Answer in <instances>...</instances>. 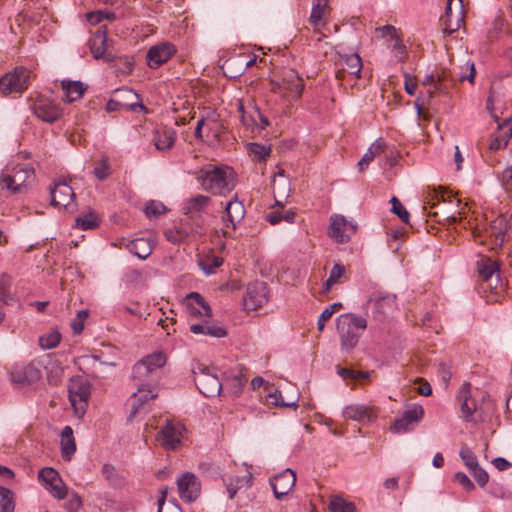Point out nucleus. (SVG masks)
Returning a JSON list of instances; mask_svg holds the SVG:
<instances>
[{"label":"nucleus","instance_id":"f257e3e1","mask_svg":"<svg viewBox=\"0 0 512 512\" xmlns=\"http://www.w3.org/2000/svg\"><path fill=\"white\" fill-rule=\"evenodd\" d=\"M336 328L343 351L353 350L367 328V320L355 313L341 314L336 319Z\"/></svg>","mask_w":512,"mask_h":512},{"label":"nucleus","instance_id":"f03ea898","mask_svg":"<svg viewBox=\"0 0 512 512\" xmlns=\"http://www.w3.org/2000/svg\"><path fill=\"white\" fill-rule=\"evenodd\" d=\"M166 363V355L163 352H153L139 360L132 369L134 382L155 385L160 369Z\"/></svg>","mask_w":512,"mask_h":512},{"label":"nucleus","instance_id":"7ed1b4c3","mask_svg":"<svg viewBox=\"0 0 512 512\" xmlns=\"http://www.w3.org/2000/svg\"><path fill=\"white\" fill-rule=\"evenodd\" d=\"M34 176L32 167L26 164L9 163L1 172L0 181L11 193H22Z\"/></svg>","mask_w":512,"mask_h":512},{"label":"nucleus","instance_id":"20e7f679","mask_svg":"<svg viewBox=\"0 0 512 512\" xmlns=\"http://www.w3.org/2000/svg\"><path fill=\"white\" fill-rule=\"evenodd\" d=\"M304 89V80L294 69L283 71L279 79L271 81V90L286 100H298Z\"/></svg>","mask_w":512,"mask_h":512},{"label":"nucleus","instance_id":"39448f33","mask_svg":"<svg viewBox=\"0 0 512 512\" xmlns=\"http://www.w3.org/2000/svg\"><path fill=\"white\" fill-rule=\"evenodd\" d=\"M42 378V372L35 362L15 363L9 371V379L21 388H35Z\"/></svg>","mask_w":512,"mask_h":512},{"label":"nucleus","instance_id":"423d86ee","mask_svg":"<svg viewBox=\"0 0 512 512\" xmlns=\"http://www.w3.org/2000/svg\"><path fill=\"white\" fill-rule=\"evenodd\" d=\"M68 393L74 414L78 418H82L86 413L88 401L91 395L90 383L82 377H73L70 379Z\"/></svg>","mask_w":512,"mask_h":512},{"label":"nucleus","instance_id":"0eeeda50","mask_svg":"<svg viewBox=\"0 0 512 512\" xmlns=\"http://www.w3.org/2000/svg\"><path fill=\"white\" fill-rule=\"evenodd\" d=\"M197 180L206 191L221 195L224 190V166L207 164L198 173Z\"/></svg>","mask_w":512,"mask_h":512},{"label":"nucleus","instance_id":"6e6552de","mask_svg":"<svg viewBox=\"0 0 512 512\" xmlns=\"http://www.w3.org/2000/svg\"><path fill=\"white\" fill-rule=\"evenodd\" d=\"M135 385L137 386V392L133 393L128 401V405L130 406L129 421L140 414H145L147 412L146 406L157 397L155 385L149 387L148 385L137 382H135Z\"/></svg>","mask_w":512,"mask_h":512},{"label":"nucleus","instance_id":"1a4fd4ad","mask_svg":"<svg viewBox=\"0 0 512 512\" xmlns=\"http://www.w3.org/2000/svg\"><path fill=\"white\" fill-rule=\"evenodd\" d=\"M38 480L57 500H63L69 495L68 487L54 468H42L38 473Z\"/></svg>","mask_w":512,"mask_h":512},{"label":"nucleus","instance_id":"9d476101","mask_svg":"<svg viewBox=\"0 0 512 512\" xmlns=\"http://www.w3.org/2000/svg\"><path fill=\"white\" fill-rule=\"evenodd\" d=\"M194 382L204 396L218 397L222 390V382L218 375L208 367L194 371Z\"/></svg>","mask_w":512,"mask_h":512},{"label":"nucleus","instance_id":"9b49d317","mask_svg":"<svg viewBox=\"0 0 512 512\" xmlns=\"http://www.w3.org/2000/svg\"><path fill=\"white\" fill-rule=\"evenodd\" d=\"M29 70L19 67L0 78V91L5 94L23 93L29 86Z\"/></svg>","mask_w":512,"mask_h":512},{"label":"nucleus","instance_id":"f8f14e48","mask_svg":"<svg viewBox=\"0 0 512 512\" xmlns=\"http://www.w3.org/2000/svg\"><path fill=\"white\" fill-rule=\"evenodd\" d=\"M396 295L375 291L368 299V304L372 308L373 318L377 321H383L388 315L396 309Z\"/></svg>","mask_w":512,"mask_h":512},{"label":"nucleus","instance_id":"ddd939ff","mask_svg":"<svg viewBox=\"0 0 512 512\" xmlns=\"http://www.w3.org/2000/svg\"><path fill=\"white\" fill-rule=\"evenodd\" d=\"M268 301V286L266 283L256 281L247 286L243 296V309L247 312L261 308Z\"/></svg>","mask_w":512,"mask_h":512},{"label":"nucleus","instance_id":"4468645a","mask_svg":"<svg viewBox=\"0 0 512 512\" xmlns=\"http://www.w3.org/2000/svg\"><path fill=\"white\" fill-rule=\"evenodd\" d=\"M186 429L180 422L168 421L157 436V441L166 450H176L182 444Z\"/></svg>","mask_w":512,"mask_h":512},{"label":"nucleus","instance_id":"2eb2a0df","mask_svg":"<svg viewBox=\"0 0 512 512\" xmlns=\"http://www.w3.org/2000/svg\"><path fill=\"white\" fill-rule=\"evenodd\" d=\"M356 224L347 221L343 215L332 214L328 234L337 243H347L352 235L356 233Z\"/></svg>","mask_w":512,"mask_h":512},{"label":"nucleus","instance_id":"dca6fc26","mask_svg":"<svg viewBox=\"0 0 512 512\" xmlns=\"http://www.w3.org/2000/svg\"><path fill=\"white\" fill-rule=\"evenodd\" d=\"M179 497L186 503L194 502L201 493V483L192 472H184L177 478Z\"/></svg>","mask_w":512,"mask_h":512},{"label":"nucleus","instance_id":"f3484780","mask_svg":"<svg viewBox=\"0 0 512 512\" xmlns=\"http://www.w3.org/2000/svg\"><path fill=\"white\" fill-rule=\"evenodd\" d=\"M441 20L444 26V33L452 34L457 31L464 22L462 0H448L445 8V14Z\"/></svg>","mask_w":512,"mask_h":512},{"label":"nucleus","instance_id":"a211bd4d","mask_svg":"<svg viewBox=\"0 0 512 512\" xmlns=\"http://www.w3.org/2000/svg\"><path fill=\"white\" fill-rule=\"evenodd\" d=\"M51 205L58 209L74 208L75 193L65 181L54 182L50 186Z\"/></svg>","mask_w":512,"mask_h":512},{"label":"nucleus","instance_id":"6ab92c4d","mask_svg":"<svg viewBox=\"0 0 512 512\" xmlns=\"http://www.w3.org/2000/svg\"><path fill=\"white\" fill-rule=\"evenodd\" d=\"M184 304L189 317L195 319L212 318V309L210 305L198 292L189 293L184 299Z\"/></svg>","mask_w":512,"mask_h":512},{"label":"nucleus","instance_id":"aec40b11","mask_svg":"<svg viewBox=\"0 0 512 512\" xmlns=\"http://www.w3.org/2000/svg\"><path fill=\"white\" fill-rule=\"evenodd\" d=\"M176 51V47L172 43L161 42L148 50L146 63L150 68L156 69L166 63Z\"/></svg>","mask_w":512,"mask_h":512},{"label":"nucleus","instance_id":"412c9836","mask_svg":"<svg viewBox=\"0 0 512 512\" xmlns=\"http://www.w3.org/2000/svg\"><path fill=\"white\" fill-rule=\"evenodd\" d=\"M423 416V407L421 405H415L414 407L405 410L403 415L395 420L391 427V431L394 433L408 432L414 428Z\"/></svg>","mask_w":512,"mask_h":512},{"label":"nucleus","instance_id":"4be33fe9","mask_svg":"<svg viewBox=\"0 0 512 512\" xmlns=\"http://www.w3.org/2000/svg\"><path fill=\"white\" fill-rule=\"evenodd\" d=\"M247 381L246 368L242 364H237L226 372V389L233 398L240 396Z\"/></svg>","mask_w":512,"mask_h":512},{"label":"nucleus","instance_id":"5701e85b","mask_svg":"<svg viewBox=\"0 0 512 512\" xmlns=\"http://www.w3.org/2000/svg\"><path fill=\"white\" fill-rule=\"evenodd\" d=\"M296 483V475L291 469H286L270 480L274 495L281 500L293 489Z\"/></svg>","mask_w":512,"mask_h":512},{"label":"nucleus","instance_id":"b1692460","mask_svg":"<svg viewBox=\"0 0 512 512\" xmlns=\"http://www.w3.org/2000/svg\"><path fill=\"white\" fill-rule=\"evenodd\" d=\"M343 417L360 423H369L376 419L377 411L372 406L351 404L343 409Z\"/></svg>","mask_w":512,"mask_h":512},{"label":"nucleus","instance_id":"393cba45","mask_svg":"<svg viewBox=\"0 0 512 512\" xmlns=\"http://www.w3.org/2000/svg\"><path fill=\"white\" fill-rule=\"evenodd\" d=\"M512 137V117L505 119L502 123L498 124V131H496L489 140V149L491 151H498L507 146L510 138Z\"/></svg>","mask_w":512,"mask_h":512},{"label":"nucleus","instance_id":"a878e982","mask_svg":"<svg viewBox=\"0 0 512 512\" xmlns=\"http://www.w3.org/2000/svg\"><path fill=\"white\" fill-rule=\"evenodd\" d=\"M34 113L39 119L52 123L61 116V109L53 101L40 98L34 105Z\"/></svg>","mask_w":512,"mask_h":512},{"label":"nucleus","instance_id":"bb28decb","mask_svg":"<svg viewBox=\"0 0 512 512\" xmlns=\"http://www.w3.org/2000/svg\"><path fill=\"white\" fill-rule=\"evenodd\" d=\"M177 132L175 129L167 126L158 127L153 134V143L157 150H170L175 144Z\"/></svg>","mask_w":512,"mask_h":512},{"label":"nucleus","instance_id":"cd10ccee","mask_svg":"<svg viewBox=\"0 0 512 512\" xmlns=\"http://www.w3.org/2000/svg\"><path fill=\"white\" fill-rule=\"evenodd\" d=\"M457 400L460 404L462 417L466 421H470L474 412L476 411V403L471 398V384L464 383L458 393Z\"/></svg>","mask_w":512,"mask_h":512},{"label":"nucleus","instance_id":"c85d7f7f","mask_svg":"<svg viewBox=\"0 0 512 512\" xmlns=\"http://www.w3.org/2000/svg\"><path fill=\"white\" fill-rule=\"evenodd\" d=\"M424 86H429L428 94L431 98L435 93H448L450 84L448 83V74L446 72H442L437 76L433 74L427 75L423 80Z\"/></svg>","mask_w":512,"mask_h":512},{"label":"nucleus","instance_id":"c756f323","mask_svg":"<svg viewBox=\"0 0 512 512\" xmlns=\"http://www.w3.org/2000/svg\"><path fill=\"white\" fill-rule=\"evenodd\" d=\"M511 229L512 227L509 225V220L505 215H499L491 221L490 230L491 235L495 237V245L501 246Z\"/></svg>","mask_w":512,"mask_h":512},{"label":"nucleus","instance_id":"7c9ffc66","mask_svg":"<svg viewBox=\"0 0 512 512\" xmlns=\"http://www.w3.org/2000/svg\"><path fill=\"white\" fill-rule=\"evenodd\" d=\"M343 58L344 66L336 73V78L342 80L344 78L345 71L354 75L356 78H359L362 69L361 57L357 53H352L345 55Z\"/></svg>","mask_w":512,"mask_h":512},{"label":"nucleus","instance_id":"2f4dec72","mask_svg":"<svg viewBox=\"0 0 512 512\" xmlns=\"http://www.w3.org/2000/svg\"><path fill=\"white\" fill-rule=\"evenodd\" d=\"M479 278L482 282H488L496 277V281L499 279V265L495 260L491 258H481L477 262Z\"/></svg>","mask_w":512,"mask_h":512},{"label":"nucleus","instance_id":"473e14b6","mask_svg":"<svg viewBox=\"0 0 512 512\" xmlns=\"http://www.w3.org/2000/svg\"><path fill=\"white\" fill-rule=\"evenodd\" d=\"M61 88L64 91L67 102H75L81 99L87 89L81 81L62 80Z\"/></svg>","mask_w":512,"mask_h":512},{"label":"nucleus","instance_id":"72a5a7b5","mask_svg":"<svg viewBox=\"0 0 512 512\" xmlns=\"http://www.w3.org/2000/svg\"><path fill=\"white\" fill-rule=\"evenodd\" d=\"M61 455L64 460H71L76 452V443L73 435V429L70 426H65L61 432Z\"/></svg>","mask_w":512,"mask_h":512},{"label":"nucleus","instance_id":"f704fd0d","mask_svg":"<svg viewBox=\"0 0 512 512\" xmlns=\"http://www.w3.org/2000/svg\"><path fill=\"white\" fill-rule=\"evenodd\" d=\"M201 323L191 324L190 332L193 334L209 335L216 338L224 337V328L210 323L211 319H200Z\"/></svg>","mask_w":512,"mask_h":512},{"label":"nucleus","instance_id":"c9c22d12","mask_svg":"<svg viewBox=\"0 0 512 512\" xmlns=\"http://www.w3.org/2000/svg\"><path fill=\"white\" fill-rule=\"evenodd\" d=\"M244 216L245 208L241 201L235 198L226 204V220L231 223L233 229H236L237 225L242 222Z\"/></svg>","mask_w":512,"mask_h":512},{"label":"nucleus","instance_id":"e433bc0d","mask_svg":"<svg viewBox=\"0 0 512 512\" xmlns=\"http://www.w3.org/2000/svg\"><path fill=\"white\" fill-rule=\"evenodd\" d=\"M256 62V56H249L245 54H239L236 57H230L226 59V63H229L230 66H237L235 71H231L228 75L226 73V77L235 78L238 75H241L246 68L251 67Z\"/></svg>","mask_w":512,"mask_h":512},{"label":"nucleus","instance_id":"4c0bfd02","mask_svg":"<svg viewBox=\"0 0 512 512\" xmlns=\"http://www.w3.org/2000/svg\"><path fill=\"white\" fill-rule=\"evenodd\" d=\"M372 371H361L355 370L353 368L348 367H338L337 374L343 378L345 381H353L355 383L364 384L368 381L372 375Z\"/></svg>","mask_w":512,"mask_h":512},{"label":"nucleus","instance_id":"58836bf2","mask_svg":"<svg viewBox=\"0 0 512 512\" xmlns=\"http://www.w3.org/2000/svg\"><path fill=\"white\" fill-rule=\"evenodd\" d=\"M127 249L130 253L142 260L148 258L152 253V245L150 241L145 238H138L130 241L127 244Z\"/></svg>","mask_w":512,"mask_h":512},{"label":"nucleus","instance_id":"ea45409f","mask_svg":"<svg viewBox=\"0 0 512 512\" xmlns=\"http://www.w3.org/2000/svg\"><path fill=\"white\" fill-rule=\"evenodd\" d=\"M329 10L328 3L313 1L312 11L309 17V23L317 30L325 23V16Z\"/></svg>","mask_w":512,"mask_h":512},{"label":"nucleus","instance_id":"a19ab883","mask_svg":"<svg viewBox=\"0 0 512 512\" xmlns=\"http://www.w3.org/2000/svg\"><path fill=\"white\" fill-rule=\"evenodd\" d=\"M385 150V143L382 141H376L373 143L367 152L363 155V157L358 162V168L360 171H363L368 167V165L373 161L375 156L383 153Z\"/></svg>","mask_w":512,"mask_h":512},{"label":"nucleus","instance_id":"79ce46f5","mask_svg":"<svg viewBox=\"0 0 512 512\" xmlns=\"http://www.w3.org/2000/svg\"><path fill=\"white\" fill-rule=\"evenodd\" d=\"M210 198L204 195H197L190 198L185 204V213L193 214L201 212L209 203Z\"/></svg>","mask_w":512,"mask_h":512},{"label":"nucleus","instance_id":"37998d69","mask_svg":"<svg viewBox=\"0 0 512 512\" xmlns=\"http://www.w3.org/2000/svg\"><path fill=\"white\" fill-rule=\"evenodd\" d=\"M252 475L246 471L245 475L241 477H235L230 480V484L227 488L229 497L233 498L237 491L243 487H249L251 485Z\"/></svg>","mask_w":512,"mask_h":512},{"label":"nucleus","instance_id":"c03bdc74","mask_svg":"<svg viewBox=\"0 0 512 512\" xmlns=\"http://www.w3.org/2000/svg\"><path fill=\"white\" fill-rule=\"evenodd\" d=\"M99 226V218L98 216L89 211L84 215H80L75 220V227L80 228L82 230L94 229Z\"/></svg>","mask_w":512,"mask_h":512},{"label":"nucleus","instance_id":"a18cd8bd","mask_svg":"<svg viewBox=\"0 0 512 512\" xmlns=\"http://www.w3.org/2000/svg\"><path fill=\"white\" fill-rule=\"evenodd\" d=\"M14 493L6 487L0 486V512H14Z\"/></svg>","mask_w":512,"mask_h":512},{"label":"nucleus","instance_id":"49530a36","mask_svg":"<svg viewBox=\"0 0 512 512\" xmlns=\"http://www.w3.org/2000/svg\"><path fill=\"white\" fill-rule=\"evenodd\" d=\"M61 340V334L57 330L50 331L49 333L39 338V344L43 349L55 348Z\"/></svg>","mask_w":512,"mask_h":512},{"label":"nucleus","instance_id":"de8ad7c7","mask_svg":"<svg viewBox=\"0 0 512 512\" xmlns=\"http://www.w3.org/2000/svg\"><path fill=\"white\" fill-rule=\"evenodd\" d=\"M460 457L469 471L479 466L475 453L466 445H462L460 449Z\"/></svg>","mask_w":512,"mask_h":512},{"label":"nucleus","instance_id":"09e8293b","mask_svg":"<svg viewBox=\"0 0 512 512\" xmlns=\"http://www.w3.org/2000/svg\"><path fill=\"white\" fill-rule=\"evenodd\" d=\"M101 474L105 480H107L111 485H119L121 482V477L116 470V468L109 463H106L101 468Z\"/></svg>","mask_w":512,"mask_h":512},{"label":"nucleus","instance_id":"8fccbe9b","mask_svg":"<svg viewBox=\"0 0 512 512\" xmlns=\"http://www.w3.org/2000/svg\"><path fill=\"white\" fill-rule=\"evenodd\" d=\"M223 259L220 257H212L207 259H200L198 264L206 275L214 273V269L221 266Z\"/></svg>","mask_w":512,"mask_h":512},{"label":"nucleus","instance_id":"3c124183","mask_svg":"<svg viewBox=\"0 0 512 512\" xmlns=\"http://www.w3.org/2000/svg\"><path fill=\"white\" fill-rule=\"evenodd\" d=\"M166 212V207L162 202L151 200L145 206V214L147 217H158Z\"/></svg>","mask_w":512,"mask_h":512},{"label":"nucleus","instance_id":"603ef678","mask_svg":"<svg viewBox=\"0 0 512 512\" xmlns=\"http://www.w3.org/2000/svg\"><path fill=\"white\" fill-rule=\"evenodd\" d=\"M390 202L392 204L391 211L396 214L402 222L409 223L410 214L400 200L394 196L391 198Z\"/></svg>","mask_w":512,"mask_h":512},{"label":"nucleus","instance_id":"864d4df0","mask_svg":"<svg viewBox=\"0 0 512 512\" xmlns=\"http://www.w3.org/2000/svg\"><path fill=\"white\" fill-rule=\"evenodd\" d=\"M345 273V267L341 264H335L330 272L329 278L325 282L326 290H329L336 284Z\"/></svg>","mask_w":512,"mask_h":512},{"label":"nucleus","instance_id":"5fc2aeb1","mask_svg":"<svg viewBox=\"0 0 512 512\" xmlns=\"http://www.w3.org/2000/svg\"><path fill=\"white\" fill-rule=\"evenodd\" d=\"M331 512H355V505L341 498H335L330 502Z\"/></svg>","mask_w":512,"mask_h":512},{"label":"nucleus","instance_id":"6e6d98bb","mask_svg":"<svg viewBox=\"0 0 512 512\" xmlns=\"http://www.w3.org/2000/svg\"><path fill=\"white\" fill-rule=\"evenodd\" d=\"M94 175L100 181L105 180L110 175V164L108 158L103 157L94 168Z\"/></svg>","mask_w":512,"mask_h":512},{"label":"nucleus","instance_id":"4d7b16f0","mask_svg":"<svg viewBox=\"0 0 512 512\" xmlns=\"http://www.w3.org/2000/svg\"><path fill=\"white\" fill-rule=\"evenodd\" d=\"M82 507V499L80 495L76 492H71L69 495V499L65 503V509L68 512H77Z\"/></svg>","mask_w":512,"mask_h":512},{"label":"nucleus","instance_id":"13d9d810","mask_svg":"<svg viewBox=\"0 0 512 512\" xmlns=\"http://www.w3.org/2000/svg\"><path fill=\"white\" fill-rule=\"evenodd\" d=\"M249 147L251 154L257 157L258 160H265L270 154V148L266 147L265 145L251 143Z\"/></svg>","mask_w":512,"mask_h":512},{"label":"nucleus","instance_id":"bf43d9fd","mask_svg":"<svg viewBox=\"0 0 512 512\" xmlns=\"http://www.w3.org/2000/svg\"><path fill=\"white\" fill-rule=\"evenodd\" d=\"M276 206H278L276 210L270 211L265 216L266 220L271 225H276L283 220V205L279 201H276Z\"/></svg>","mask_w":512,"mask_h":512},{"label":"nucleus","instance_id":"052dcab7","mask_svg":"<svg viewBox=\"0 0 512 512\" xmlns=\"http://www.w3.org/2000/svg\"><path fill=\"white\" fill-rule=\"evenodd\" d=\"M441 201H445L444 194L442 191H438L436 189H432L428 192V195L425 200V204L430 208H434Z\"/></svg>","mask_w":512,"mask_h":512},{"label":"nucleus","instance_id":"680f3d73","mask_svg":"<svg viewBox=\"0 0 512 512\" xmlns=\"http://www.w3.org/2000/svg\"><path fill=\"white\" fill-rule=\"evenodd\" d=\"M470 473L480 487H484L487 484L489 476L483 468L477 466L475 469L471 470Z\"/></svg>","mask_w":512,"mask_h":512},{"label":"nucleus","instance_id":"e2e57ef3","mask_svg":"<svg viewBox=\"0 0 512 512\" xmlns=\"http://www.w3.org/2000/svg\"><path fill=\"white\" fill-rule=\"evenodd\" d=\"M230 106H235L236 111L239 114V118L245 126H249L251 122H254V120L251 117H246L242 100L237 99L235 103L231 102Z\"/></svg>","mask_w":512,"mask_h":512},{"label":"nucleus","instance_id":"0e129e2a","mask_svg":"<svg viewBox=\"0 0 512 512\" xmlns=\"http://www.w3.org/2000/svg\"><path fill=\"white\" fill-rule=\"evenodd\" d=\"M455 480L466 490V491H472L474 490L475 486L473 482L469 479V477L463 473V472H457L455 474Z\"/></svg>","mask_w":512,"mask_h":512},{"label":"nucleus","instance_id":"69168bd1","mask_svg":"<svg viewBox=\"0 0 512 512\" xmlns=\"http://www.w3.org/2000/svg\"><path fill=\"white\" fill-rule=\"evenodd\" d=\"M377 31L381 33L382 37L389 38L392 41L399 36L398 30L392 25L379 27Z\"/></svg>","mask_w":512,"mask_h":512},{"label":"nucleus","instance_id":"338daca9","mask_svg":"<svg viewBox=\"0 0 512 512\" xmlns=\"http://www.w3.org/2000/svg\"><path fill=\"white\" fill-rule=\"evenodd\" d=\"M268 398L271 400L270 403L275 406H281V407L294 406V407H296V404L294 402H292V403L284 402L282 395L280 393L278 394L277 392H275L273 394H269Z\"/></svg>","mask_w":512,"mask_h":512},{"label":"nucleus","instance_id":"774afa93","mask_svg":"<svg viewBox=\"0 0 512 512\" xmlns=\"http://www.w3.org/2000/svg\"><path fill=\"white\" fill-rule=\"evenodd\" d=\"M333 314H334V310H332V309H325L320 314L318 321H317L318 331H320V332L323 331L326 321H328L332 317Z\"/></svg>","mask_w":512,"mask_h":512}]
</instances>
